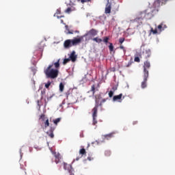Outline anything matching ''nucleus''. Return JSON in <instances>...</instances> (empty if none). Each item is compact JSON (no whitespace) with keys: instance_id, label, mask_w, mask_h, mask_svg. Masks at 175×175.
<instances>
[{"instance_id":"43","label":"nucleus","mask_w":175,"mask_h":175,"mask_svg":"<svg viewBox=\"0 0 175 175\" xmlns=\"http://www.w3.org/2000/svg\"><path fill=\"white\" fill-rule=\"evenodd\" d=\"M81 2V3H85V2H88L90 0H77L78 2Z\"/></svg>"},{"instance_id":"52","label":"nucleus","mask_w":175,"mask_h":175,"mask_svg":"<svg viewBox=\"0 0 175 175\" xmlns=\"http://www.w3.org/2000/svg\"><path fill=\"white\" fill-rule=\"evenodd\" d=\"M43 92H44H44L42 91V94H43Z\"/></svg>"},{"instance_id":"23","label":"nucleus","mask_w":175,"mask_h":175,"mask_svg":"<svg viewBox=\"0 0 175 175\" xmlns=\"http://www.w3.org/2000/svg\"><path fill=\"white\" fill-rule=\"evenodd\" d=\"M66 175H75V170H73L72 169L69 170L66 172Z\"/></svg>"},{"instance_id":"3","label":"nucleus","mask_w":175,"mask_h":175,"mask_svg":"<svg viewBox=\"0 0 175 175\" xmlns=\"http://www.w3.org/2000/svg\"><path fill=\"white\" fill-rule=\"evenodd\" d=\"M95 102V106L92 109L93 125H96V124H98V120H96V118L98 117V107H99V101L98 100V98H96Z\"/></svg>"},{"instance_id":"49","label":"nucleus","mask_w":175,"mask_h":175,"mask_svg":"<svg viewBox=\"0 0 175 175\" xmlns=\"http://www.w3.org/2000/svg\"><path fill=\"white\" fill-rule=\"evenodd\" d=\"M75 33H79L80 31H79L77 30V31H75Z\"/></svg>"},{"instance_id":"7","label":"nucleus","mask_w":175,"mask_h":175,"mask_svg":"<svg viewBox=\"0 0 175 175\" xmlns=\"http://www.w3.org/2000/svg\"><path fill=\"white\" fill-rule=\"evenodd\" d=\"M98 30L95 29H91L84 35V36H96L98 35Z\"/></svg>"},{"instance_id":"32","label":"nucleus","mask_w":175,"mask_h":175,"mask_svg":"<svg viewBox=\"0 0 175 175\" xmlns=\"http://www.w3.org/2000/svg\"><path fill=\"white\" fill-rule=\"evenodd\" d=\"M51 85V82L50 81H49L46 83H45V88H46L47 89L49 88Z\"/></svg>"},{"instance_id":"10","label":"nucleus","mask_w":175,"mask_h":175,"mask_svg":"<svg viewBox=\"0 0 175 175\" xmlns=\"http://www.w3.org/2000/svg\"><path fill=\"white\" fill-rule=\"evenodd\" d=\"M148 79V75H144V81L141 83L142 88H147V80Z\"/></svg>"},{"instance_id":"44","label":"nucleus","mask_w":175,"mask_h":175,"mask_svg":"<svg viewBox=\"0 0 175 175\" xmlns=\"http://www.w3.org/2000/svg\"><path fill=\"white\" fill-rule=\"evenodd\" d=\"M55 14H61V9H57V10H56Z\"/></svg>"},{"instance_id":"15","label":"nucleus","mask_w":175,"mask_h":175,"mask_svg":"<svg viewBox=\"0 0 175 175\" xmlns=\"http://www.w3.org/2000/svg\"><path fill=\"white\" fill-rule=\"evenodd\" d=\"M79 154H80L81 157H77L75 159V161H79V159H80V158L83 157V155H86L87 151H85V150L84 148H81V150H79Z\"/></svg>"},{"instance_id":"51","label":"nucleus","mask_w":175,"mask_h":175,"mask_svg":"<svg viewBox=\"0 0 175 175\" xmlns=\"http://www.w3.org/2000/svg\"><path fill=\"white\" fill-rule=\"evenodd\" d=\"M122 98L124 99L125 98V96H123Z\"/></svg>"},{"instance_id":"16","label":"nucleus","mask_w":175,"mask_h":175,"mask_svg":"<svg viewBox=\"0 0 175 175\" xmlns=\"http://www.w3.org/2000/svg\"><path fill=\"white\" fill-rule=\"evenodd\" d=\"M114 135H116V133L112 132L109 134H107L103 136H104V138H105L107 140H110V139H111L112 137H114Z\"/></svg>"},{"instance_id":"33","label":"nucleus","mask_w":175,"mask_h":175,"mask_svg":"<svg viewBox=\"0 0 175 175\" xmlns=\"http://www.w3.org/2000/svg\"><path fill=\"white\" fill-rule=\"evenodd\" d=\"M109 98H103L102 100H101V102H100V103L99 104V103H98V107L99 106H102V103H105V102H106V100H107Z\"/></svg>"},{"instance_id":"29","label":"nucleus","mask_w":175,"mask_h":175,"mask_svg":"<svg viewBox=\"0 0 175 175\" xmlns=\"http://www.w3.org/2000/svg\"><path fill=\"white\" fill-rule=\"evenodd\" d=\"M119 49H120V50H123L124 54H126V49H125V47H124V46H122V44H120Z\"/></svg>"},{"instance_id":"45","label":"nucleus","mask_w":175,"mask_h":175,"mask_svg":"<svg viewBox=\"0 0 175 175\" xmlns=\"http://www.w3.org/2000/svg\"><path fill=\"white\" fill-rule=\"evenodd\" d=\"M40 101L39 100H37V104H38V106H39V107H40L41 105H40Z\"/></svg>"},{"instance_id":"4","label":"nucleus","mask_w":175,"mask_h":175,"mask_svg":"<svg viewBox=\"0 0 175 175\" xmlns=\"http://www.w3.org/2000/svg\"><path fill=\"white\" fill-rule=\"evenodd\" d=\"M85 37V36H77V38H75L74 39L71 40L72 46H77V44H80V43L83 42Z\"/></svg>"},{"instance_id":"34","label":"nucleus","mask_w":175,"mask_h":175,"mask_svg":"<svg viewBox=\"0 0 175 175\" xmlns=\"http://www.w3.org/2000/svg\"><path fill=\"white\" fill-rule=\"evenodd\" d=\"M44 126L45 128H47V126H50V123L49 122V119H47L44 122Z\"/></svg>"},{"instance_id":"20","label":"nucleus","mask_w":175,"mask_h":175,"mask_svg":"<svg viewBox=\"0 0 175 175\" xmlns=\"http://www.w3.org/2000/svg\"><path fill=\"white\" fill-rule=\"evenodd\" d=\"M65 27L67 31L66 32L67 35H73V31L72 30L70 31L69 27L68 25H66Z\"/></svg>"},{"instance_id":"24","label":"nucleus","mask_w":175,"mask_h":175,"mask_svg":"<svg viewBox=\"0 0 175 175\" xmlns=\"http://www.w3.org/2000/svg\"><path fill=\"white\" fill-rule=\"evenodd\" d=\"M53 131H54V129H51L50 133L49 132L46 133L47 135H49V137H51V139L54 137V133H53Z\"/></svg>"},{"instance_id":"31","label":"nucleus","mask_w":175,"mask_h":175,"mask_svg":"<svg viewBox=\"0 0 175 175\" xmlns=\"http://www.w3.org/2000/svg\"><path fill=\"white\" fill-rule=\"evenodd\" d=\"M124 42H125V38H119V43L120 44H122L124 43Z\"/></svg>"},{"instance_id":"22","label":"nucleus","mask_w":175,"mask_h":175,"mask_svg":"<svg viewBox=\"0 0 175 175\" xmlns=\"http://www.w3.org/2000/svg\"><path fill=\"white\" fill-rule=\"evenodd\" d=\"M59 87L60 92H64V88H65V85H64L63 83H60Z\"/></svg>"},{"instance_id":"40","label":"nucleus","mask_w":175,"mask_h":175,"mask_svg":"<svg viewBox=\"0 0 175 175\" xmlns=\"http://www.w3.org/2000/svg\"><path fill=\"white\" fill-rule=\"evenodd\" d=\"M134 61L135 62H140V58L139 57H135Z\"/></svg>"},{"instance_id":"25","label":"nucleus","mask_w":175,"mask_h":175,"mask_svg":"<svg viewBox=\"0 0 175 175\" xmlns=\"http://www.w3.org/2000/svg\"><path fill=\"white\" fill-rule=\"evenodd\" d=\"M55 163H59V154H55Z\"/></svg>"},{"instance_id":"5","label":"nucleus","mask_w":175,"mask_h":175,"mask_svg":"<svg viewBox=\"0 0 175 175\" xmlns=\"http://www.w3.org/2000/svg\"><path fill=\"white\" fill-rule=\"evenodd\" d=\"M143 68H144V75L148 76L149 75L148 69L151 68V64L148 60L144 62Z\"/></svg>"},{"instance_id":"18","label":"nucleus","mask_w":175,"mask_h":175,"mask_svg":"<svg viewBox=\"0 0 175 175\" xmlns=\"http://www.w3.org/2000/svg\"><path fill=\"white\" fill-rule=\"evenodd\" d=\"M37 49H38V50H41L42 51H43V49H44V42H40L37 45Z\"/></svg>"},{"instance_id":"8","label":"nucleus","mask_w":175,"mask_h":175,"mask_svg":"<svg viewBox=\"0 0 175 175\" xmlns=\"http://www.w3.org/2000/svg\"><path fill=\"white\" fill-rule=\"evenodd\" d=\"M100 88V85L99 83H98L97 85H92L90 92H92V95H95V92H96V91H99V88Z\"/></svg>"},{"instance_id":"46","label":"nucleus","mask_w":175,"mask_h":175,"mask_svg":"<svg viewBox=\"0 0 175 175\" xmlns=\"http://www.w3.org/2000/svg\"><path fill=\"white\" fill-rule=\"evenodd\" d=\"M113 92H114V91H117V88L116 87H113L112 88Z\"/></svg>"},{"instance_id":"39","label":"nucleus","mask_w":175,"mask_h":175,"mask_svg":"<svg viewBox=\"0 0 175 175\" xmlns=\"http://www.w3.org/2000/svg\"><path fill=\"white\" fill-rule=\"evenodd\" d=\"M72 12V8H68L66 10H65V13H70Z\"/></svg>"},{"instance_id":"1","label":"nucleus","mask_w":175,"mask_h":175,"mask_svg":"<svg viewBox=\"0 0 175 175\" xmlns=\"http://www.w3.org/2000/svg\"><path fill=\"white\" fill-rule=\"evenodd\" d=\"M58 68H59V59H58L57 62L50 64L46 69H44V73L46 75V79H57L59 73Z\"/></svg>"},{"instance_id":"13","label":"nucleus","mask_w":175,"mask_h":175,"mask_svg":"<svg viewBox=\"0 0 175 175\" xmlns=\"http://www.w3.org/2000/svg\"><path fill=\"white\" fill-rule=\"evenodd\" d=\"M113 102H122V94L114 96L113 97Z\"/></svg>"},{"instance_id":"37","label":"nucleus","mask_w":175,"mask_h":175,"mask_svg":"<svg viewBox=\"0 0 175 175\" xmlns=\"http://www.w3.org/2000/svg\"><path fill=\"white\" fill-rule=\"evenodd\" d=\"M70 89L69 90H68L66 93H65V95L66 96V98H68L69 96L70 95Z\"/></svg>"},{"instance_id":"17","label":"nucleus","mask_w":175,"mask_h":175,"mask_svg":"<svg viewBox=\"0 0 175 175\" xmlns=\"http://www.w3.org/2000/svg\"><path fill=\"white\" fill-rule=\"evenodd\" d=\"M167 28V26L166 25H164L163 23H161L157 26V29H159L161 31H164Z\"/></svg>"},{"instance_id":"48","label":"nucleus","mask_w":175,"mask_h":175,"mask_svg":"<svg viewBox=\"0 0 175 175\" xmlns=\"http://www.w3.org/2000/svg\"><path fill=\"white\" fill-rule=\"evenodd\" d=\"M66 166H68L67 163H64V169H66Z\"/></svg>"},{"instance_id":"14","label":"nucleus","mask_w":175,"mask_h":175,"mask_svg":"<svg viewBox=\"0 0 175 175\" xmlns=\"http://www.w3.org/2000/svg\"><path fill=\"white\" fill-rule=\"evenodd\" d=\"M143 55L146 59H147V58H150V57H151V50L150 49L146 50L145 51L143 52Z\"/></svg>"},{"instance_id":"36","label":"nucleus","mask_w":175,"mask_h":175,"mask_svg":"<svg viewBox=\"0 0 175 175\" xmlns=\"http://www.w3.org/2000/svg\"><path fill=\"white\" fill-rule=\"evenodd\" d=\"M113 95H114V92L113 90L109 91V98H113Z\"/></svg>"},{"instance_id":"6","label":"nucleus","mask_w":175,"mask_h":175,"mask_svg":"<svg viewBox=\"0 0 175 175\" xmlns=\"http://www.w3.org/2000/svg\"><path fill=\"white\" fill-rule=\"evenodd\" d=\"M170 0H156L154 3V8H159V6H163L166 5Z\"/></svg>"},{"instance_id":"28","label":"nucleus","mask_w":175,"mask_h":175,"mask_svg":"<svg viewBox=\"0 0 175 175\" xmlns=\"http://www.w3.org/2000/svg\"><path fill=\"white\" fill-rule=\"evenodd\" d=\"M109 37H105L104 39L103 40V42H104V43H105V44H107V43H109Z\"/></svg>"},{"instance_id":"41","label":"nucleus","mask_w":175,"mask_h":175,"mask_svg":"<svg viewBox=\"0 0 175 175\" xmlns=\"http://www.w3.org/2000/svg\"><path fill=\"white\" fill-rule=\"evenodd\" d=\"M45 116L44 114H42L40 117V120H42V121H44V118H45Z\"/></svg>"},{"instance_id":"27","label":"nucleus","mask_w":175,"mask_h":175,"mask_svg":"<svg viewBox=\"0 0 175 175\" xmlns=\"http://www.w3.org/2000/svg\"><path fill=\"white\" fill-rule=\"evenodd\" d=\"M133 64V60L131 59V60L126 65V68H129Z\"/></svg>"},{"instance_id":"9","label":"nucleus","mask_w":175,"mask_h":175,"mask_svg":"<svg viewBox=\"0 0 175 175\" xmlns=\"http://www.w3.org/2000/svg\"><path fill=\"white\" fill-rule=\"evenodd\" d=\"M73 44L72 42V40H66L64 42V49H70L72 47Z\"/></svg>"},{"instance_id":"21","label":"nucleus","mask_w":175,"mask_h":175,"mask_svg":"<svg viewBox=\"0 0 175 175\" xmlns=\"http://www.w3.org/2000/svg\"><path fill=\"white\" fill-rule=\"evenodd\" d=\"M109 51L110 53H116V51H114V46H113V43L109 42Z\"/></svg>"},{"instance_id":"2","label":"nucleus","mask_w":175,"mask_h":175,"mask_svg":"<svg viewBox=\"0 0 175 175\" xmlns=\"http://www.w3.org/2000/svg\"><path fill=\"white\" fill-rule=\"evenodd\" d=\"M154 12L152 10H146L141 13H139V17H137L134 19L135 23H137L140 21V20H151L152 17H154V14H152Z\"/></svg>"},{"instance_id":"53","label":"nucleus","mask_w":175,"mask_h":175,"mask_svg":"<svg viewBox=\"0 0 175 175\" xmlns=\"http://www.w3.org/2000/svg\"><path fill=\"white\" fill-rule=\"evenodd\" d=\"M57 18H59V16H57Z\"/></svg>"},{"instance_id":"35","label":"nucleus","mask_w":175,"mask_h":175,"mask_svg":"<svg viewBox=\"0 0 175 175\" xmlns=\"http://www.w3.org/2000/svg\"><path fill=\"white\" fill-rule=\"evenodd\" d=\"M150 32L155 35L156 33H158V30H157V29L154 30V29L151 28Z\"/></svg>"},{"instance_id":"42","label":"nucleus","mask_w":175,"mask_h":175,"mask_svg":"<svg viewBox=\"0 0 175 175\" xmlns=\"http://www.w3.org/2000/svg\"><path fill=\"white\" fill-rule=\"evenodd\" d=\"M31 71L33 72V75H36V68H31Z\"/></svg>"},{"instance_id":"50","label":"nucleus","mask_w":175,"mask_h":175,"mask_svg":"<svg viewBox=\"0 0 175 175\" xmlns=\"http://www.w3.org/2000/svg\"><path fill=\"white\" fill-rule=\"evenodd\" d=\"M61 23H64V20H61Z\"/></svg>"},{"instance_id":"38","label":"nucleus","mask_w":175,"mask_h":175,"mask_svg":"<svg viewBox=\"0 0 175 175\" xmlns=\"http://www.w3.org/2000/svg\"><path fill=\"white\" fill-rule=\"evenodd\" d=\"M111 154V152H110V150L105 151L106 157H110Z\"/></svg>"},{"instance_id":"12","label":"nucleus","mask_w":175,"mask_h":175,"mask_svg":"<svg viewBox=\"0 0 175 175\" xmlns=\"http://www.w3.org/2000/svg\"><path fill=\"white\" fill-rule=\"evenodd\" d=\"M70 61L71 60L72 62H76V59H77V55H76V52L73 51L69 57Z\"/></svg>"},{"instance_id":"30","label":"nucleus","mask_w":175,"mask_h":175,"mask_svg":"<svg viewBox=\"0 0 175 175\" xmlns=\"http://www.w3.org/2000/svg\"><path fill=\"white\" fill-rule=\"evenodd\" d=\"M70 58L64 59L63 61V64L66 65V64H68V62H70Z\"/></svg>"},{"instance_id":"47","label":"nucleus","mask_w":175,"mask_h":175,"mask_svg":"<svg viewBox=\"0 0 175 175\" xmlns=\"http://www.w3.org/2000/svg\"><path fill=\"white\" fill-rule=\"evenodd\" d=\"M88 161H92V158H91V157H88Z\"/></svg>"},{"instance_id":"11","label":"nucleus","mask_w":175,"mask_h":175,"mask_svg":"<svg viewBox=\"0 0 175 175\" xmlns=\"http://www.w3.org/2000/svg\"><path fill=\"white\" fill-rule=\"evenodd\" d=\"M105 14H110V13H111V3H110V2H109V1L105 7Z\"/></svg>"},{"instance_id":"26","label":"nucleus","mask_w":175,"mask_h":175,"mask_svg":"<svg viewBox=\"0 0 175 175\" xmlns=\"http://www.w3.org/2000/svg\"><path fill=\"white\" fill-rule=\"evenodd\" d=\"M61 121V118H56L53 120L55 125H58V122Z\"/></svg>"},{"instance_id":"19","label":"nucleus","mask_w":175,"mask_h":175,"mask_svg":"<svg viewBox=\"0 0 175 175\" xmlns=\"http://www.w3.org/2000/svg\"><path fill=\"white\" fill-rule=\"evenodd\" d=\"M93 42H96V43H101L103 42L102 38H99V37H96L92 39Z\"/></svg>"}]
</instances>
